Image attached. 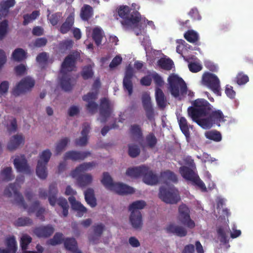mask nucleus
Returning <instances> with one entry per match:
<instances>
[{
	"label": "nucleus",
	"instance_id": "1",
	"mask_svg": "<svg viewBox=\"0 0 253 253\" xmlns=\"http://www.w3.org/2000/svg\"><path fill=\"white\" fill-rule=\"evenodd\" d=\"M80 55L77 52H73L67 55L61 64L60 73V85L62 88L66 91H70L75 83V80L71 77L70 72L76 68V62Z\"/></svg>",
	"mask_w": 253,
	"mask_h": 253
},
{
	"label": "nucleus",
	"instance_id": "9",
	"mask_svg": "<svg viewBox=\"0 0 253 253\" xmlns=\"http://www.w3.org/2000/svg\"><path fill=\"white\" fill-rule=\"evenodd\" d=\"M51 153L46 149L42 151L40 155V160L38 162L36 173L39 177L44 179L47 176L46 165L51 157Z\"/></svg>",
	"mask_w": 253,
	"mask_h": 253
},
{
	"label": "nucleus",
	"instance_id": "2",
	"mask_svg": "<svg viewBox=\"0 0 253 253\" xmlns=\"http://www.w3.org/2000/svg\"><path fill=\"white\" fill-rule=\"evenodd\" d=\"M192 106L188 108V114L192 120L199 126H201L200 122L210 114L212 110V106L206 99L198 98L192 103Z\"/></svg>",
	"mask_w": 253,
	"mask_h": 253
},
{
	"label": "nucleus",
	"instance_id": "33",
	"mask_svg": "<svg viewBox=\"0 0 253 253\" xmlns=\"http://www.w3.org/2000/svg\"><path fill=\"white\" fill-rule=\"evenodd\" d=\"M161 177L164 181V182L166 184H167L168 182H171L174 183L178 182L176 175L173 172L169 170L161 172Z\"/></svg>",
	"mask_w": 253,
	"mask_h": 253
},
{
	"label": "nucleus",
	"instance_id": "20",
	"mask_svg": "<svg viewBox=\"0 0 253 253\" xmlns=\"http://www.w3.org/2000/svg\"><path fill=\"white\" fill-rule=\"evenodd\" d=\"M145 170L143 172V182L150 185L157 184L159 181V178L156 174H155L150 169L145 165Z\"/></svg>",
	"mask_w": 253,
	"mask_h": 253
},
{
	"label": "nucleus",
	"instance_id": "51",
	"mask_svg": "<svg viewBox=\"0 0 253 253\" xmlns=\"http://www.w3.org/2000/svg\"><path fill=\"white\" fill-rule=\"evenodd\" d=\"M74 42L72 40H67L59 43V48L62 52H65L67 50H70L73 46Z\"/></svg>",
	"mask_w": 253,
	"mask_h": 253
},
{
	"label": "nucleus",
	"instance_id": "39",
	"mask_svg": "<svg viewBox=\"0 0 253 253\" xmlns=\"http://www.w3.org/2000/svg\"><path fill=\"white\" fill-rule=\"evenodd\" d=\"M130 133L132 138L139 141L142 139L143 133L140 127L137 125H131L130 127Z\"/></svg>",
	"mask_w": 253,
	"mask_h": 253
},
{
	"label": "nucleus",
	"instance_id": "30",
	"mask_svg": "<svg viewBox=\"0 0 253 253\" xmlns=\"http://www.w3.org/2000/svg\"><path fill=\"white\" fill-rule=\"evenodd\" d=\"M5 245L6 247L4 249L7 253H16L17 251V245L15 238L14 236H10L5 239Z\"/></svg>",
	"mask_w": 253,
	"mask_h": 253
},
{
	"label": "nucleus",
	"instance_id": "23",
	"mask_svg": "<svg viewBox=\"0 0 253 253\" xmlns=\"http://www.w3.org/2000/svg\"><path fill=\"white\" fill-rule=\"evenodd\" d=\"M166 230L168 233H172L180 237H185L187 234V231L185 228L174 224H169L167 227Z\"/></svg>",
	"mask_w": 253,
	"mask_h": 253
},
{
	"label": "nucleus",
	"instance_id": "48",
	"mask_svg": "<svg viewBox=\"0 0 253 253\" xmlns=\"http://www.w3.org/2000/svg\"><path fill=\"white\" fill-rule=\"evenodd\" d=\"M205 135L207 138L216 142H219L222 139L220 132L217 130L208 131L206 133Z\"/></svg>",
	"mask_w": 253,
	"mask_h": 253
},
{
	"label": "nucleus",
	"instance_id": "8",
	"mask_svg": "<svg viewBox=\"0 0 253 253\" xmlns=\"http://www.w3.org/2000/svg\"><path fill=\"white\" fill-rule=\"evenodd\" d=\"M202 84L217 95H221L220 81L217 76L210 72L203 74Z\"/></svg>",
	"mask_w": 253,
	"mask_h": 253
},
{
	"label": "nucleus",
	"instance_id": "5",
	"mask_svg": "<svg viewBox=\"0 0 253 253\" xmlns=\"http://www.w3.org/2000/svg\"><path fill=\"white\" fill-rule=\"evenodd\" d=\"M118 13L119 16L124 19L122 22L124 25H128L130 23L137 24L141 20V15L138 11L127 5L121 6L118 10Z\"/></svg>",
	"mask_w": 253,
	"mask_h": 253
},
{
	"label": "nucleus",
	"instance_id": "35",
	"mask_svg": "<svg viewBox=\"0 0 253 253\" xmlns=\"http://www.w3.org/2000/svg\"><path fill=\"white\" fill-rule=\"evenodd\" d=\"M178 122L182 132L186 137L187 141L189 142V139L190 137V134L186 119L183 117H180L178 118Z\"/></svg>",
	"mask_w": 253,
	"mask_h": 253
},
{
	"label": "nucleus",
	"instance_id": "61",
	"mask_svg": "<svg viewBox=\"0 0 253 253\" xmlns=\"http://www.w3.org/2000/svg\"><path fill=\"white\" fill-rule=\"evenodd\" d=\"M48 57L46 52H42L37 55L36 60L40 64H45L48 61Z\"/></svg>",
	"mask_w": 253,
	"mask_h": 253
},
{
	"label": "nucleus",
	"instance_id": "52",
	"mask_svg": "<svg viewBox=\"0 0 253 253\" xmlns=\"http://www.w3.org/2000/svg\"><path fill=\"white\" fill-rule=\"evenodd\" d=\"M69 141L70 140L68 138L65 137L58 142L55 149L56 155H59L64 150Z\"/></svg>",
	"mask_w": 253,
	"mask_h": 253
},
{
	"label": "nucleus",
	"instance_id": "6",
	"mask_svg": "<svg viewBox=\"0 0 253 253\" xmlns=\"http://www.w3.org/2000/svg\"><path fill=\"white\" fill-rule=\"evenodd\" d=\"M225 116L220 110L211 111L207 117L203 119L200 126L204 129L211 128L213 125H216L219 126L221 123H225L226 121Z\"/></svg>",
	"mask_w": 253,
	"mask_h": 253
},
{
	"label": "nucleus",
	"instance_id": "55",
	"mask_svg": "<svg viewBox=\"0 0 253 253\" xmlns=\"http://www.w3.org/2000/svg\"><path fill=\"white\" fill-rule=\"evenodd\" d=\"M1 175L3 180L10 181L13 178L12 175V168L11 167H6L1 171Z\"/></svg>",
	"mask_w": 253,
	"mask_h": 253
},
{
	"label": "nucleus",
	"instance_id": "45",
	"mask_svg": "<svg viewBox=\"0 0 253 253\" xmlns=\"http://www.w3.org/2000/svg\"><path fill=\"white\" fill-rule=\"evenodd\" d=\"M158 65L162 69L169 71L172 69L173 62L169 58L165 59L162 58L158 61Z\"/></svg>",
	"mask_w": 253,
	"mask_h": 253
},
{
	"label": "nucleus",
	"instance_id": "19",
	"mask_svg": "<svg viewBox=\"0 0 253 253\" xmlns=\"http://www.w3.org/2000/svg\"><path fill=\"white\" fill-rule=\"evenodd\" d=\"M90 154V153L88 151H69L65 153L64 160L65 161L71 160L73 161H83Z\"/></svg>",
	"mask_w": 253,
	"mask_h": 253
},
{
	"label": "nucleus",
	"instance_id": "26",
	"mask_svg": "<svg viewBox=\"0 0 253 253\" xmlns=\"http://www.w3.org/2000/svg\"><path fill=\"white\" fill-rule=\"evenodd\" d=\"M155 98L158 106L164 109L167 106V100L165 95L160 88L156 87Z\"/></svg>",
	"mask_w": 253,
	"mask_h": 253
},
{
	"label": "nucleus",
	"instance_id": "54",
	"mask_svg": "<svg viewBox=\"0 0 253 253\" xmlns=\"http://www.w3.org/2000/svg\"><path fill=\"white\" fill-rule=\"evenodd\" d=\"M8 21L4 20L0 23V40H2L5 37L8 32Z\"/></svg>",
	"mask_w": 253,
	"mask_h": 253
},
{
	"label": "nucleus",
	"instance_id": "7",
	"mask_svg": "<svg viewBox=\"0 0 253 253\" xmlns=\"http://www.w3.org/2000/svg\"><path fill=\"white\" fill-rule=\"evenodd\" d=\"M159 198L167 204H176L180 200L178 191L173 186L167 188L162 186L160 188Z\"/></svg>",
	"mask_w": 253,
	"mask_h": 253
},
{
	"label": "nucleus",
	"instance_id": "64",
	"mask_svg": "<svg viewBox=\"0 0 253 253\" xmlns=\"http://www.w3.org/2000/svg\"><path fill=\"white\" fill-rule=\"evenodd\" d=\"M188 14L193 20L201 19V16L197 8L194 7L191 9Z\"/></svg>",
	"mask_w": 253,
	"mask_h": 253
},
{
	"label": "nucleus",
	"instance_id": "11",
	"mask_svg": "<svg viewBox=\"0 0 253 253\" xmlns=\"http://www.w3.org/2000/svg\"><path fill=\"white\" fill-rule=\"evenodd\" d=\"M20 188V185L16 183H10L4 189V195L8 197H11L13 193L17 204L26 210L28 206L24 201L23 196L18 191Z\"/></svg>",
	"mask_w": 253,
	"mask_h": 253
},
{
	"label": "nucleus",
	"instance_id": "41",
	"mask_svg": "<svg viewBox=\"0 0 253 253\" xmlns=\"http://www.w3.org/2000/svg\"><path fill=\"white\" fill-rule=\"evenodd\" d=\"M65 248L73 252L77 251L78 246L77 242L74 238H66L64 241Z\"/></svg>",
	"mask_w": 253,
	"mask_h": 253
},
{
	"label": "nucleus",
	"instance_id": "28",
	"mask_svg": "<svg viewBox=\"0 0 253 253\" xmlns=\"http://www.w3.org/2000/svg\"><path fill=\"white\" fill-rule=\"evenodd\" d=\"M104 229L105 226L102 223H99L93 225V230L94 235L89 238V241L93 244H97L99 238L101 237Z\"/></svg>",
	"mask_w": 253,
	"mask_h": 253
},
{
	"label": "nucleus",
	"instance_id": "47",
	"mask_svg": "<svg viewBox=\"0 0 253 253\" xmlns=\"http://www.w3.org/2000/svg\"><path fill=\"white\" fill-rule=\"evenodd\" d=\"M140 153V149L138 145L134 144L128 145V154L131 158H136Z\"/></svg>",
	"mask_w": 253,
	"mask_h": 253
},
{
	"label": "nucleus",
	"instance_id": "25",
	"mask_svg": "<svg viewBox=\"0 0 253 253\" xmlns=\"http://www.w3.org/2000/svg\"><path fill=\"white\" fill-rule=\"evenodd\" d=\"M24 142V137L21 134H16L11 137L7 144V149L13 151L17 149L21 144Z\"/></svg>",
	"mask_w": 253,
	"mask_h": 253
},
{
	"label": "nucleus",
	"instance_id": "56",
	"mask_svg": "<svg viewBox=\"0 0 253 253\" xmlns=\"http://www.w3.org/2000/svg\"><path fill=\"white\" fill-rule=\"evenodd\" d=\"M32 238L28 235H24L22 237L20 246L23 252L27 249L28 246L32 242Z\"/></svg>",
	"mask_w": 253,
	"mask_h": 253
},
{
	"label": "nucleus",
	"instance_id": "59",
	"mask_svg": "<svg viewBox=\"0 0 253 253\" xmlns=\"http://www.w3.org/2000/svg\"><path fill=\"white\" fill-rule=\"evenodd\" d=\"M236 81L239 85H243L249 82V78L247 75L243 73H239L236 77Z\"/></svg>",
	"mask_w": 253,
	"mask_h": 253
},
{
	"label": "nucleus",
	"instance_id": "44",
	"mask_svg": "<svg viewBox=\"0 0 253 253\" xmlns=\"http://www.w3.org/2000/svg\"><path fill=\"white\" fill-rule=\"evenodd\" d=\"M63 234L62 233L56 232L53 238L48 240L47 244L51 246L61 244L64 241Z\"/></svg>",
	"mask_w": 253,
	"mask_h": 253
},
{
	"label": "nucleus",
	"instance_id": "13",
	"mask_svg": "<svg viewBox=\"0 0 253 253\" xmlns=\"http://www.w3.org/2000/svg\"><path fill=\"white\" fill-rule=\"evenodd\" d=\"M113 110V104L108 98L103 97L100 99L99 110L101 123L106 122L107 119L111 115Z\"/></svg>",
	"mask_w": 253,
	"mask_h": 253
},
{
	"label": "nucleus",
	"instance_id": "3",
	"mask_svg": "<svg viewBox=\"0 0 253 253\" xmlns=\"http://www.w3.org/2000/svg\"><path fill=\"white\" fill-rule=\"evenodd\" d=\"M145 206V201L138 200L133 202L129 206L128 210L131 212L129 221L133 228L135 229H141L142 227V216L139 210L143 209Z\"/></svg>",
	"mask_w": 253,
	"mask_h": 253
},
{
	"label": "nucleus",
	"instance_id": "27",
	"mask_svg": "<svg viewBox=\"0 0 253 253\" xmlns=\"http://www.w3.org/2000/svg\"><path fill=\"white\" fill-rule=\"evenodd\" d=\"M76 178L78 185L81 187L89 185L92 181V176L89 173H79Z\"/></svg>",
	"mask_w": 253,
	"mask_h": 253
},
{
	"label": "nucleus",
	"instance_id": "49",
	"mask_svg": "<svg viewBox=\"0 0 253 253\" xmlns=\"http://www.w3.org/2000/svg\"><path fill=\"white\" fill-rule=\"evenodd\" d=\"M33 223V220L28 217H22L18 218L15 222L14 225L16 226H30Z\"/></svg>",
	"mask_w": 253,
	"mask_h": 253
},
{
	"label": "nucleus",
	"instance_id": "10",
	"mask_svg": "<svg viewBox=\"0 0 253 253\" xmlns=\"http://www.w3.org/2000/svg\"><path fill=\"white\" fill-rule=\"evenodd\" d=\"M179 172L184 178L192 181L194 184L197 185L202 192L207 191L205 183L192 169L186 166H182L180 168Z\"/></svg>",
	"mask_w": 253,
	"mask_h": 253
},
{
	"label": "nucleus",
	"instance_id": "53",
	"mask_svg": "<svg viewBox=\"0 0 253 253\" xmlns=\"http://www.w3.org/2000/svg\"><path fill=\"white\" fill-rule=\"evenodd\" d=\"M81 76L84 80H87L93 77V72L90 65L84 66L83 68Z\"/></svg>",
	"mask_w": 253,
	"mask_h": 253
},
{
	"label": "nucleus",
	"instance_id": "16",
	"mask_svg": "<svg viewBox=\"0 0 253 253\" xmlns=\"http://www.w3.org/2000/svg\"><path fill=\"white\" fill-rule=\"evenodd\" d=\"M13 164L18 172L26 174H30L31 173L30 167L24 155L17 156L14 160Z\"/></svg>",
	"mask_w": 253,
	"mask_h": 253
},
{
	"label": "nucleus",
	"instance_id": "24",
	"mask_svg": "<svg viewBox=\"0 0 253 253\" xmlns=\"http://www.w3.org/2000/svg\"><path fill=\"white\" fill-rule=\"evenodd\" d=\"M96 163L94 162L84 163L80 164L79 166L71 172L70 175L72 177H76L79 173L84 172L92 168L95 167Z\"/></svg>",
	"mask_w": 253,
	"mask_h": 253
},
{
	"label": "nucleus",
	"instance_id": "22",
	"mask_svg": "<svg viewBox=\"0 0 253 253\" xmlns=\"http://www.w3.org/2000/svg\"><path fill=\"white\" fill-rule=\"evenodd\" d=\"M75 22V15L73 13H70L66 18L64 22L60 26L59 31L62 34L69 32L73 27Z\"/></svg>",
	"mask_w": 253,
	"mask_h": 253
},
{
	"label": "nucleus",
	"instance_id": "36",
	"mask_svg": "<svg viewBox=\"0 0 253 253\" xmlns=\"http://www.w3.org/2000/svg\"><path fill=\"white\" fill-rule=\"evenodd\" d=\"M93 14V8L89 5L84 4L82 8L80 16L83 20L87 21L92 17Z\"/></svg>",
	"mask_w": 253,
	"mask_h": 253
},
{
	"label": "nucleus",
	"instance_id": "14",
	"mask_svg": "<svg viewBox=\"0 0 253 253\" xmlns=\"http://www.w3.org/2000/svg\"><path fill=\"white\" fill-rule=\"evenodd\" d=\"M178 211V219L180 222L189 228H194L195 224L190 218L188 208L185 205H181L179 207Z\"/></svg>",
	"mask_w": 253,
	"mask_h": 253
},
{
	"label": "nucleus",
	"instance_id": "31",
	"mask_svg": "<svg viewBox=\"0 0 253 253\" xmlns=\"http://www.w3.org/2000/svg\"><path fill=\"white\" fill-rule=\"evenodd\" d=\"M58 190L55 183H52L49 186L48 201L50 205L54 207L58 200L57 195Z\"/></svg>",
	"mask_w": 253,
	"mask_h": 253
},
{
	"label": "nucleus",
	"instance_id": "43",
	"mask_svg": "<svg viewBox=\"0 0 253 253\" xmlns=\"http://www.w3.org/2000/svg\"><path fill=\"white\" fill-rule=\"evenodd\" d=\"M184 38L188 42L195 43L199 39V35L196 31L193 30H188L184 35Z\"/></svg>",
	"mask_w": 253,
	"mask_h": 253
},
{
	"label": "nucleus",
	"instance_id": "42",
	"mask_svg": "<svg viewBox=\"0 0 253 253\" xmlns=\"http://www.w3.org/2000/svg\"><path fill=\"white\" fill-rule=\"evenodd\" d=\"M157 141V139L154 133L150 132L145 137L144 146L150 148H153L156 146Z\"/></svg>",
	"mask_w": 253,
	"mask_h": 253
},
{
	"label": "nucleus",
	"instance_id": "17",
	"mask_svg": "<svg viewBox=\"0 0 253 253\" xmlns=\"http://www.w3.org/2000/svg\"><path fill=\"white\" fill-rule=\"evenodd\" d=\"M54 230V228L52 225L47 224L36 227L33 232L39 238H47L53 234Z\"/></svg>",
	"mask_w": 253,
	"mask_h": 253
},
{
	"label": "nucleus",
	"instance_id": "12",
	"mask_svg": "<svg viewBox=\"0 0 253 253\" xmlns=\"http://www.w3.org/2000/svg\"><path fill=\"white\" fill-rule=\"evenodd\" d=\"M35 82L30 77H26L22 79L20 82L13 89L12 93L15 96L30 91L34 87Z\"/></svg>",
	"mask_w": 253,
	"mask_h": 253
},
{
	"label": "nucleus",
	"instance_id": "18",
	"mask_svg": "<svg viewBox=\"0 0 253 253\" xmlns=\"http://www.w3.org/2000/svg\"><path fill=\"white\" fill-rule=\"evenodd\" d=\"M96 98V93L94 92H89L83 97V99L87 102L86 105V109L88 112L91 115L95 114L98 108V104L94 101Z\"/></svg>",
	"mask_w": 253,
	"mask_h": 253
},
{
	"label": "nucleus",
	"instance_id": "57",
	"mask_svg": "<svg viewBox=\"0 0 253 253\" xmlns=\"http://www.w3.org/2000/svg\"><path fill=\"white\" fill-rule=\"evenodd\" d=\"M151 76L152 78L153 79L156 85L157 86L156 87L160 88V87L163 86L164 82L160 75H159L156 72H154L151 75Z\"/></svg>",
	"mask_w": 253,
	"mask_h": 253
},
{
	"label": "nucleus",
	"instance_id": "37",
	"mask_svg": "<svg viewBox=\"0 0 253 253\" xmlns=\"http://www.w3.org/2000/svg\"><path fill=\"white\" fill-rule=\"evenodd\" d=\"M84 198L86 203L91 207H95L96 206V200L94 196V192L93 189L88 188L84 192Z\"/></svg>",
	"mask_w": 253,
	"mask_h": 253
},
{
	"label": "nucleus",
	"instance_id": "50",
	"mask_svg": "<svg viewBox=\"0 0 253 253\" xmlns=\"http://www.w3.org/2000/svg\"><path fill=\"white\" fill-rule=\"evenodd\" d=\"M26 52L22 48L16 49L12 53V58L16 61H21L26 58Z\"/></svg>",
	"mask_w": 253,
	"mask_h": 253
},
{
	"label": "nucleus",
	"instance_id": "15",
	"mask_svg": "<svg viewBox=\"0 0 253 253\" xmlns=\"http://www.w3.org/2000/svg\"><path fill=\"white\" fill-rule=\"evenodd\" d=\"M133 76V69L132 67L129 65L126 67L125 77L123 79L124 88L127 91L129 95H131L133 92V84L132 79Z\"/></svg>",
	"mask_w": 253,
	"mask_h": 253
},
{
	"label": "nucleus",
	"instance_id": "29",
	"mask_svg": "<svg viewBox=\"0 0 253 253\" xmlns=\"http://www.w3.org/2000/svg\"><path fill=\"white\" fill-rule=\"evenodd\" d=\"M114 188L112 191L121 195L132 194L134 192L133 188L121 183H116Z\"/></svg>",
	"mask_w": 253,
	"mask_h": 253
},
{
	"label": "nucleus",
	"instance_id": "38",
	"mask_svg": "<svg viewBox=\"0 0 253 253\" xmlns=\"http://www.w3.org/2000/svg\"><path fill=\"white\" fill-rule=\"evenodd\" d=\"M101 181L106 189L111 191L114 188L115 185L116 184L113 182L112 178L107 172H103V178Z\"/></svg>",
	"mask_w": 253,
	"mask_h": 253
},
{
	"label": "nucleus",
	"instance_id": "34",
	"mask_svg": "<svg viewBox=\"0 0 253 253\" xmlns=\"http://www.w3.org/2000/svg\"><path fill=\"white\" fill-rule=\"evenodd\" d=\"M16 3L15 0H3L0 2V12L3 15H7L9 9Z\"/></svg>",
	"mask_w": 253,
	"mask_h": 253
},
{
	"label": "nucleus",
	"instance_id": "63",
	"mask_svg": "<svg viewBox=\"0 0 253 253\" xmlns=\"http://www.w3.org/2000/svg\"><path fill=\"white\" fill-rule=\"evenodd\" d=\"M7 129L9 133L14 132L17 129V120L15 118H12L9 124L7 125Z\"/></svg>",
	"mask_w": 253,
	"mask_h": 253
},
{
	"label": "nucleus",
	"instance_id": "46",
	"mask_svg": "<svg viewBox=\"0 0 253 253\" xmlns=\"http://www.w3.org/2000/svg\"><path fill=\"white\" fill-rule=\"evenodd\" d=\"M40 15V12L38 10H35L32 13L25 14L23 16V25L26 26L33 20L36 19Z\"/></svg>",
	"mask_w": 253,
	"mask_h": 253
},
{
	"label": "nucleus",
	"instance_id": "4",
	"mask_svg": "<svg viewBox=\"0 0 253 253\" xmlns=\"http://www.w3.org/2000/svg\"><path fill=\"white\" fill-rule=\"evenodd\" d=\"M169 89L171 94L178 97L180 95H184L187 94V87L184 81L177 75L172 74L168 79Z\"/></svg>",
	"mask_w": 253,
	"mask_h": 253
},
{
	"label": "nucleus",
	"instance_id": "60",
	"mask_svg": "<svg viewBox=\"0 0 253 253\" xmlns=\"http://www.w3.org/2000/svg\"><path fill=\"white\" fill-rule=\"evenodd\" d=\"M217 234L220 242L226 243L227 241L226 231L222 227L219 226L217 229Z\"/></svg>",
	"mask_w": 253,
	"mask_h": 253
},
{
	"label": "nucleus",
	"instance_id": "21",
	"mask_svg": "<svg viewBox=\"0 0 253 253\" xmlns=\"http://www.w3.org/2000/svg\"><path fill=\"white\" fill-rule=\"evenodd\" d=\"M40 202L39 201H34L32 206L28 209L27 211L28 214L34 212L38 209L36 215L42 221H44L45 217L43 215L45 212V209L43 207H40Z\"/></svg>",
	"mask_w": 253,
	"mask_h": 253
},
{
	"label": "nucleus",
	"instance_id": "40",
	"mask_svg": "<svg viewBox=\"0 0 253 253\" xmlns=\"http://www.w3.org/2000/svg\"><path fill=\"white\" fill-rule=\"evenodd\" d=\"M104 33L102 30L99 27H95L92 30V38L97 46L101 44Z\"/></svg>",
	"mask_w": 253,
	"mask_h": 253
},
{
	"label": "nucleus",
	"instance_id": "32",
	"mask_svg": "<svg viewBox=\"0 0 253 253\" xmlns=\"http://www.w3.org/2000/svg\"><path fill=\"white\" fill-rule=\"evenodd\" d=\"M145 169V165L130 168L127 169L126 174L131 177L137 178L142 176L143 172H144Z\"/></svg>",
	"mask_w": 253,
	"mask_h": 253
},
{
	"label": "nucleus",
	"instance_id": "62",
	"mask_svg": "<svg viewBox=\"0 0 253 253\" xmlns=\"http://www.w3.org/2000/svg\"><path fill=\"white\" fill-rule=\"evenodd\" d=\"M72 209L78 212L79 216H82L87 211L86 208L80 202L75 204Z\"/></svg>",
	"mask_w": 253,
	"mask_h": 253
},
{
	"label": "nucleus",
	"instance_id": "58",
	"mask_svg": "<svg viewBox=\"0 0 253 253\" xmlns=\"http://www.w3.org/2000/svg\"><path fill=\"white\" fill-rule=\"evenodd\" d=\"M142 102L144 109L152 107L150 95L145 92L142 94Z\"/></svg>",
	"mask_w": 253,
	"mask_h": 253
}]
</instances>
